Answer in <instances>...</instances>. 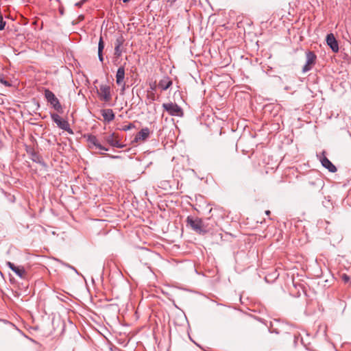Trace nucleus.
I'll use <instances>...</instances> for the list:
<instances>
[{
    "instance_id": "nucleus-28",
    "label": "nucleus",
    "mask_w": 351,
    "mask_h": 351,
    "mask_svg": "<svg viewBox=\"0 0 351 351\" xmlns=\"http://www.w3.org/2000/svg\"><path fill=\"white\" fill-rule=\"evenodd\" d=\"M106 155L111 158H119V156H112V155H110V154H106Z\"/></svg>"
},
{
    "instance_id": "nucleus-15",
    "label": "nucleus",
    "mask_w": 351,
    "mask_h": 351,
    "mask_svg": "<svg viewBox=\"0 0 351 351\" xmlns=\"http://www.w3.org/2000/svg\"><path fill=\"white\" fill-rule=\"evenodd\" d=\"M171 85L172 81L169 77H164L158 82V87L160 88L162 90H167Z\"/></svg>"
},
{
    "instance_id": "nucleus-23",
    "label": "nucleus",
    "mask_w": 351,
    "mask_h": 351,
    "mask_svg": "<svg viewBox=\"0 0 351 351\" xmlns=\"http://www.w3.org/2000/svg\"><path fill=\"white\" fill-rule=\"evenodd\" d=\"M5 25V21L3 20V16H0V31L3 30Z\"/></svg>"
},
{
    "instance_id": "nucleus-3",
    "label": "nucleus",
    "mask_w": 351,
    "mask_h": 351,
    "mask_svg": "<svg viewBox=\"0 0 351 351\" xmlns=\"http://www.w3.org/2000/svg\"><path fill=\"white\" fill-rule=\"evenodd\" d=\"M162 108L171 116L179 117H182L184 116L183 110L182 109V108L180 106H179L176 103H173V102L164 103L162 104Z\"/></svg>"
},
{
    "instance_id": "nucleus-14",
    "label": "nucleus",
    "mask_w": 351,
    "mask_h": 351,
    "mask_svg": "<svg viewBox=\"0 0 351 351\" xmlns=\"http://www.w3.org/2000/svg\"><path fill=\"white\" fill-rule=\"evenodd\" d=\"M150 131L148 128L141 129L135 136L134 141H145L149 136Z\"/></svg>"
},
{
    "instance_id": "nucleus-21",
    "label": "nucleus",
    "mask_w": 351,
    "mask_h": 351,
    "mask_svg": "<svg viewBox=\"0 0 351 351\" xmlns=\"http://www.w3.org/2000/svg\"><path fill=\"white\" fill-rule=\"evenodd\" d=\"M341 279L343 281L344 283H349L350 282V277L346 274H343L341 275Z\"/></svg>"
},
{
    "instance_id": "nucleus-5",
    "label": "nucleus",
    "mask_w": 351,
    "mask_h": 351,
    "mask_svg": "<svg viewBox=\"0 0 351 351\" xmlns=\"http://www.w3.org/2000/svg\"><path fill=\"white\" fill-rule=\"evenodd\" d=\"M306 64L302 68V72L306 73L313 69L316 63L317 56L313 51H308L306 52Z\"/></svg>"
},
{
    "instance_id": "nucleus-13",
    "label": "nucleus",
    "mask_w": 351,
    "mask_h": 351,
    "mask_svg": "<svg viewBox=\"0 0 351 351\" xmlns=\"http://www.w3.org/2000/svg\"><path fill=\"white\" fill-rule=\"evenodd\" d=\"M325 152H322V156L320 158V161L324 167L327 169L330 172L335 173L337 171L336 167L324 155Z\"/></svg>"
},
{
    "instance_id": "nucleus-35",
    "label": "nucleus",
    "mask_w": 351,
    "mask_h": 351,
    "mask_svg": "<svg viewBox=\"0 0 351 351\" xmlns=\"http://www.w3.org/2000/svg\"><path fill=\"white\" fill-rule=\"evenodd\" d=\"M147 243L149 244V245H151V244H152V243L149 242V243Z\"/></svg>"
},
{
    "instance_id": "nucleus-8",
    "label": "nucleus",
    "mask_w": 351,
    "mask_h": 351,
    "mask_svg": "<svg viewBox=\"0 0 351 351\" xmlns=\"http://www.w3.org/2000/svg\"><path fill=\"white\" fill-rule=\"evenodd\" d=\"M5 265L13 271L21 278H25L27 277V271L22 266H16L13 263L7 261Z\"/></svg>"
},
{
    "instance_id": "nucleus-27",
    "label": "nucleus",
    "mask_w": 351,
    "mask_h": 351,
    "mask_svg": "<svg viewBox=\"0 0 351 351\" xmlns=\"http://www.w3.org/2000/svg\"><path fill=\"white\" fill-rule=\"evenodd\" d=\"M87 0H82L81 1L75 4L76 6L80 7L82 4H84Z\"/></svg>"
},
{
    "instance_id": "nucleus-32",
    "label": "nucleus",
    "mask_w": 351,
    "mask_h": 351,
    "mask_svg": "<svg viewBox=\"0 0 351 351\" xmlns=\"http://www.w3.org/2000/svg\"><path fill=\"white\" fill-rule=\"evenodd\" d=\"M169 1H171V2H175L176 0H169Z\"/></svg>"
},
{
    "instance_id": "nucleus-20",
    "label": "nucleus",
    "mask_w": 351,
    "mask_h": 351,
    "mask_svg": "<svg viewBox=\"0 0 351 351\" xmlns=\"http://www.w3.org/2000/svg\"><path fill=\"white\" fill-rule=\"evenodd\" d=\"M104 49V43L103 41V38L101 36L99 38V44H98V52L102 53Z\"/></svg>"
},
{
    "instance_id": "nucleus-31",
    "label": "nucleus",
    "mask_w": 351,
    "mask_h": 351,
    "mask_svg": "<svg viewBox=\"0 0 351 351\" xmlns=\"http://www.w3.org/2000/svg\"><path fill=\"white\" fill-rule=\"evenodd\" d=\"M130 0H123V3H128Z\"/></svg>"
},
{
    "instance_id": "nucleus-25",
    "label": "nucleus",
    "mask_w": 351,
    "mask_h": 351,
    "mask_svg": "<svg viewBox=\"0 0 351 351\" xmlns=\"http://www.w3.org/2000/svg\"><path fill=\"white\" fill-rule=\"evenodd\" d=\"M64 265L65 266H66V267H68L71 268V269H73V271H75V272L76 274H79V273L77 272V270L74 267H73V266L70 265H69V264H68V263H64Z\"/></svg>"
},
{
    "instance_id": "nucleus-19",
    "label": "nucleus",
    "mask_w": 351,
    "mask_h": 351,
    "mask_svg": "<svg viewBox=\"0 0 351 351\" xmlns=\"http://www.w3.org/2000/svg\"><path fill=\"white\" fill-rule=\"evenodd\" d=\"M0 83L6 87H10L12 86L11 83L5 80V75L2 73H0Z\"/></svg>"
},
{
    "instance_id": "nucleus-22",
    "label": "nucleus",
    "mask_w": 351,
    "mask_h": 351,
    "mask_svg": "<svg viewBox=\"0 0 351 351\" xmlns=\"http://www.w3.org/2000/svg\"><path fill=\"white\" fill-rule=\"evenodd\" d=\"M32 160L36 162H38V163H40V157L38 155V154L36 153H33L32 154Z\"/></svg>"
},
{
    "instance_id": "nucleus-30",
    "label": "nucleus",
    "mask_w": 351,
    "mask_h": 351,
    "mask_svg": "<svg viewBox=\"0 0 351 351\" xmlns=\"http://www.w3.org/2000/svg\"><path fill=\"white\" fill-rule=\"evenodd\" d=\"M265 214L269 216L271 214V212L269 210H266Z\"/></svg>"
},
{
    "instance_id": "nucleus-4",
    "label": "nucleus",
    "mask_w": 351,
    "mask_h": 351,
    "mask_svg": "<svg viewBox=\"0 0 351 351\" xmlns=\"http://www.w3.org/2000/svg\"><path fill=\"white\" fill-rule=\"evenodd\" d=\"M51 117L53 121L55 122L60 128L68 132L69 134H73V132L71 129L70 125L67 121L62 119L56 113L51 114Z\"/></svg>"
},
{
    "instance_id": "nucleus-34",
    "label": "nucleus",
    "mask_w": 351,
    "mask_h": 351,
    "mask_svg": "<svg viewBox=\"0 0 351 351\" xmlns=\"http://www.w3.org/2000/svg\"><path fill=\"white\" fill-rule=\"evenodd\" d=\"M84 18V16H80V19H82Z\"/></svg>"
},
{
    "instance_id": "nucleus-11",
    "label": "nucleus",
    "mask_w": 351,
    "mask_h": 351,
    "mask_svg": "<svg viewBox=\"0 0 351 351\" xmlns=\"http://www.w3.org/2000/svg\"><path fill=\"white\" fill-rule=\"evenodd\" d=\"M125 42V39L123 36H119L117 38L114 43V56L119 58L123 52V45Z\"/></svg>"
},
{
    "instance_id": "nucleus-26",
    "label": "nucleus",
    "mask_w": 351,
    "mask_h": 351,
    "mask_svg": "<svg viewBox=\"0 0 351 351\" xmlns=\"http://www.w3.org/2000/svg\"><path fill=\"white\" fill-rule=\"evenodd\" d=\"M98 58H99V61L101 62H103V61H104L103 52L102 53L98 52Z\"/></svg>"
},
{
    "instance_id": "nucleus-1",
    "label": "nucleus",
    "mask_w": 351,
    "mask_h": 351,
    "mask_svg": "<svg viewBox=\"0 0 351 351\" xmlns=\"http://www.w3.org/2000/svg\"><path fill=\"white\" fill-rule=\"evenodd\" d=\"M186 226L199 234H204L209 232L208 224L202 219L188 216L186 218Z\"/></svg>"
},
{
    "instance_id": "nucleus-29",
    "label": "nucleus",
    "mask_w": 351,
    "mask_h": 351,
    "mask_svg": "<svg viewBox=\"0 0 351 351\" xmlns=\"http://www.w3.org/2000/svg\"><path fill=\"white\" fill-rule=\"evenodd\" d=\"M273 276H274V278L276 279V278H277L278 277L279 274L276 271H275L273 274Z\"/></svg>"
},
{
    "instance_id": "nucleus-7",
    "label": "nucleus",
    "mask_w": 351,
    "mask_h": 351,
    "mask_svg": "<svg viewBox=\"0 0 351 351\" xmlns=\"http://www.w3.org/2000/svg\"><path fill=\"white\" fill-rule=\"evenodd\" d=\"M97 93L101 100L105 102H109L111 100L110 87L108 85H100Z\"/></svg>"
},
{
    "instance_id": "nucleus-18",
    "label": "nucleus",
    "mask_w": 351,
    "mask_h": 351,
    "mask_svg": "<svg viewBox=\"0 0 351 351\" xmlns=\"http://www.w3.org/2000/svg\"><path fill=\"white\" fill-rule=\"evenodd\" d=\"M169 246H164L165 249L170 250L172 253H181L180 245L174 243H167Z\"/></svg>"
},
{
    "instance_id": "nucleus-2",
    "label": "nucleus",
    "mask_w": 351,
    "mask_h": 351,
    "mask_svg": "<svg viewBox=\"0 0 351 351\" xmlns=\"http://www.w3.org/2000/svg\"><path fill=\"white\" fill-rule=\"evenodd\" d=\"M44 95L47 102L50 104L56 111L59 113H62L63 112V109L59 99L52 91L49 89H45Z\"/></svg>"
},
{
    "instance_id": "nucleus-24",
    "label": "nucleus",
    "mask_w": 351,
    "mask_h": 351,
    "mask_svg": "<svg viewBox=\"0 0 351 351\" xmlns=\"http://www.w3.org/2000/svg\"><path fill=\"white\" fill-rule=\"evenodd\" d=\"M134 128V124L133 123H130V124H128L127 125L123 126L122 130L123 131H128V130H131V129H132Z\"/></svg>"
},
{
    "instance_id": "nucleus-16",
    "label": "nucleus",
    "mask_w": 351,
    "mask_h": 351,
    "mask_svg": "<svg viewBox=\"0 0 351 351\" xmlns=\"http://www.w3.org/2000/svg\"><path fill=\"white\" fill-rule=\"evenodd\" d=\"M101 112L105 121L110 122L114 120L115 116L112 109H104Z\"/></svg>"
},
{
    "instance_id": "nucleus-12",
    "label": "nucleus",
    "mask_w": 351,
    "mask_h": 351,
    "mask_svg": "<svg viewBox=\"0 0 351 351\" xmlns=\"http://www.w3.org/2000/svg\"><path fill=\"white\" fill-rule=\"evenodd\" d=\"M105 141L112 147L117 148H122L123 147V145L119 143L118 136L115 133L105 136Z\"/></svg>"
},
{
    "instance_id": "nucleus-10",
    "label": "nucleus",
    "mask_w": 351,
    "mask_h": 351,
    "mask_svg": "<svg viewBox=\"0 0 351 351\" xmlns=\"http://www.w3.org/2000/svg\"><path fill=\"white\" fill-rule=\"evenodd\" d=\"M124 79H125V68L123 66H121L117 69V71L116 73V83L119 86H123L122 87L123 90H125V86Z\"/></svg>"
},
{
    "instance_id": "nucleus-33",
    "label": "nucleus",
    "mask_w": 351,
    "mask_h": 351,
    "mask_svg": "<svg viewBox=\"0 0 351 351\" xmlns=\"http://www.w3.org/2000/svg\"><path fill=\"white\" fill-rule=\"evenodd\" d=\"M84 18V16H80V19H82Z\"/></svg>"
},
{
    "instance_id": "nucleus-17",
    "label": "nucleus",
    "mask_w": 351,
    "mask_h": 351,
    "mask_svg": "<svg viewBox=\"0 0 351 351\" xmlns=\"http://www.w3.org/2000/svg\"><path fill=\"white\" fill-rule=\"evenodd\" d=\"M279 324V319H274V321L270 322L269 326H268L269 332L272 333L279 334L280 332V330L278 327Z\"/></svg>"
},
{
    "instance_id": "nucleus-9",
    "label": "nucleus",
    "mask_w": 351,
    "mask_h": 351,
    "mask_svg": "<svg viewBox=\"0 0 351 351\" xmlns=\"http://www.w3.org/2000/svg\"><path fill=\"white\" fill-rule=\"evenodd\" d=\"M326 43L335 53L339 51V45L333 34H328L326 36Z\"/></svg>"
},
{
    "instance_id": "nucleus-6",
    "label": "nucleus",
    "mask_w": 351,
    "mask_h": 351,
    "mask_svg": "<svg viewBox=\"0 0 351 351\" xmlns=\"http://www.w3.org/2000/svg\"><path fill=\"white\" fill-rule=\"evenodd\" d=\"M86 140L88 144V148L90 149H98L101 151H108V148L103 146L97 139V136L92 134H88L86 136Z\"/></svg>"
}]
</instances>
